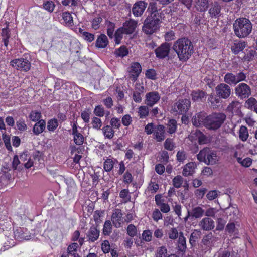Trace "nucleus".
<instances>
[{
  "mask_svg": "<svg viewBox=\"0 0 257 257\" xmlns=\"http://www.w3.org/2000/svg\"><path fill=\"white\" fill-rule=\"evenodd\" d=\"M79 246V244L77 243H71L67 247V252L73 257H79L77 253V249Z\"/></svg>",
  "mask_w": 257,
  "mask_h": 257,
  "instance_id": "32",
  "label": "nucleus"
},
{
  "mask_svg": "<svg viewBox=\"0 0 257 257\" xmlns=\"http://www.w3.org/2000/svg\"><path fill=\"white\" fill-rule=\"evenodd\" d=\"M160 99V95L158 92L152 91L146 94L145 102L147 106L152 107L157 103Z\"/></svg>",
  "mask_w": 257,
  "mask_h": 257,
  "instance_id": "13",
  "label": "nucleus"
},
{
  "mask_svg": "<svg viewBox=\"0 0 257 257\" xmlns=\"http://www.w3.org/2000/svg\"><path fill=\"white\" fill-rule=\"evenodd\" d=\"M204 213V210L200 207H196L192 209L190 211H188V215L185 218V220L190 217H192L195 218H199L201 217Z\"/></svg>",
  "mask_w": 257,
  "mask_h": 257,
  "instance_id": "23",
  "label": "nucleus"
},
{
  "mask_svg": "<svg viewBox=\"0 0 257 257\" xmlns=\"http://www.w3.org/2000/svg\"><path fill=\"white\" fill-rule=\"evenodd\" d=\"M10 64L13 67L18 70L27 72L31 68V63L23 58L14 59L10 62Z\"/></svg>",
  "mask_w": 257,
  "mask_h": 257,
  "instance_id": "8",
  "label": "nucleus"
},
{
  "mask_svg": "<svg viewBox=\"0 0 257 257\" xmlns=\"http://www.w3.org/2000/svg\"><path fill=\"white\" fill-rule=\"evenodd\" d=\"M81 128L78 129L75 123H74L72 127V134L73 135L74 141L77 145H80L83 144L84 142V137L81 134L80 130Z\"/></svg>",
  "mask_w": 257,
  "mask_h": 257,
  "instance_id": "17",
  "label": "nucleus"
},
{
  "mask_svg": "<svg viewBox=\"0 0 257 257\" xmlns=\"http://www.w3.org/2000/svg\"><path fill=\"white\" fill-rule=\"evenodd\" d=\"M186 240L183 236L182 232L179 233V238L178 240V250L183 251L186 249Z\"/></svg>",
  "mask_w": 257,
  "mask_h": 257,
  "instance_id": "34",
  "label": "nucleus"
},
{
  "mask_svg": "<svg viewBox=\"0 0 257 257\" xmlns=\"http://www.w3.org/2000/svg\"><path fill=\"white\" fill-rule=\"evenodd\" d=\"M92 124L94 128L99 129L102 125V122L98 117H94L92 119Z\"/></svg>",
  "mask_w": 257,
  "mask_h": 257,
  "instance_id": "63",
  "label": "nucleus"
},
{
  "mask_svg": "<svg viewBox=\"0 0 257 257\" xmlns=\"http://www.w3.org/2000/svg\"><path fill=\"white\" fill-rule=\"evenodd\" d=\"M160 21L159 18L147 17L145 19L142 28L143 32L146 34H152L158 28Z\"/></svg>",
  "mask_w": 257,
  "mask_h": 257,
  "instance_id": "6",
  "label": "nucleus"
},
{
  "mask_svg": "<svg viewBox=\"0 0 257 257\" xmlns=\"http://www.w3.org/2000/svg\"><path fill=\"white\" fill-rule=\"evenodd\" d=\"M116 160H113L111 159H107L104 162V169L106 172H109L112 170L113 168L114 162Z\"/></svg>",
  "mask_w": 257,
  "mask_h": 257,
  "instance_id": "40",
  "label": "nucleus"
},
{
  "mask_svg": "<svg viewBox=\"0 0 257 257\" xmlns=\"http://www.w3.org/2000/svg\"><path fill=\"white\" fill-rule=\"evenodd\" d=\"M172 48L177 54L179 60L182 62L188 60L194 51L192 42L185 37L178 39L174 42Z\"/></svg>",
  "mask_w": 257,
  "mask_h": 257,
  "instance_id": "1",
  "label": "nucleus"
},
{
  "mask_svg": "<svg viewBox=\"0 0 257 257\" xmlns=\"http://www.w3.org/2000/svg\"><path fill=\"white\" fill-rule=\"evenodd\" d=\"M197 159L206 164H215L218 161L216 153L208 148L201 150L197 156Z\"/></svg>",
  "mask_w": 257,
  "mask_h": 257,
  "instance_id": "4",
  "label": "nucleus"
},
{
  "mask_svg": "<svg viewBox=\"0 0 257 257\" xmlns=\"http://www.w3.org/2000/svg\"><path fill=\"white\" fill-rule=\"evenodd\" d=\"M62 18L66 23L71 24L73 22L72 17L71 14L68 12L63 13Z\"/></svg>",
  "mask_w": 257,
  "mask_h": 257,
  "instance_id": "53",
  "label": "nucleus"
},
{
  "mask_svg": "<svg viewBox=\"0 0 257 257\" xmlns=\"http://www.w3.org/2000/svg\"><path fill=\"white\" fill-rule=\"evenodd\" d=\"M99 236V231L95 227H91L88 234L89 239L92 242L96 240Z\"/></svg>",
  "mask_w": 257,
  "mask_h": 257,
  "instance_id": "33",
  "label": "nucleus"
},
{
  "mask_svg": "<svg viewBox=\"0 0 257 257\" xmlns=\"http://www.w3.org/2000/svg\"><path fill=\"white\" fill-rule=\"evenodd\" d=\"M152 217L154 221L157 222L162 218V215L158 209H155L152 214Z\"/></svg>",
  "mask_w": 257,
  "mask_h": 257,
  "instance_id": "64",
  "label": "nucleus"
},
{
  "mask_svg": "<svg viewBox=\"0 0 257 257\" xmlns=\"http://www.w3.org/2000/svg\"><path fill=\"white\" fill-rule=\"evenodd\" d=\"M125 33L123 29L120 27L117 30L114 34V41L116 44H119L122 38V35Z\"/></svg>",
  "mask_w": 257,
  "mask_h": 257,
  "instance_id": "41",
  "label": "nucleus"
},
{
  "mask_svg": "<svg viewBox=\"0 0 257 257\" xmlns=\"http://www.w3.org/2000/svg\"><path fill=\"white\" fill-rule=\"evenodd\" d=\"M256 54V51L253 49L245 50V55L243 59L246 61H250Z\"/></svg>",
  "mask_w": 257,
  "mask_h": 257,
  "instance_id": "45",
  "label": "nucleus"
},
{
  "mask_svg": "<svg viewBox=\"0 0 257 257\" xmlns=\"http://www.w3.org/2000/svg\"><path fill=\"white\" fill-rule=\"evenodd\" d=\"M108 43L107 36L104 34H101L97 38L95 46L98 48H105L108 45Z\"/></svg>",
  "mask_w": 257,
  "mask_h": 257,
  "instance_id": "26",
  "label": "nucleus"
},
{
  "mask_svg": "<svg viewBox=\"0 0 257 257\" xmlns=\"http://www.w3.org/2000/svg\"><path fill=\"white\" fill-rule=\"evenodd\" d=\"M142 70L141 65L138 62H133L131 64L128 72L132 80L136 81Z\"/></svg>",
  "mask_w": 257,
  "mask_h": 257,
  "instance_id": "14",
  "label": "nucleus"
},
{
  "mask_svg": "<svg viewBox=\"0 0 257 257\" xmlns=\"http://www.w3.org/2000/svg\"><path fill=\"white\" fill-rule=\"evenodd\" d=\"M227 231L230 234H236L237 233V230L235 227L234 223H228L226 226Z\"/></svg>",
  "mask_w": 257,
  "mask_h": 257,
  "instance_id": "61",
  "label": "nucleus"
},
{
  "mask_svg": "<svg viewBox=\"0 0 257 257\" xmlns=\"http://www.w3.org/2000/svg\"><path fill=\"white\" fill-rule=\"evenodd\" d=\"M225 118L224 113H212L204 119V125L209 129H217Z\"/></svg>",
  "mask_w": 257,
  "mask_h": 257,
  "instance_id": "3",
  "label": "nucleus"
},
{
  "mask_svg": "<svg viewBox=\"0 0 257 257\" xmlns=\"http://www.w3.org/2000/svg\"><path fill=\"white\" fill-rule=\"evenodd\" d=\"M235 95L240 99L248 98L251 94L250 87L245 83L238 84L234 88Z\"/></svg>",
  "mask_w": 257,
  "mask_h": 257,
  "instance_id": "7",
  "label": "nucleus"
},
{
  "mask_svg": "<svg viewBox=\"0 0 257 257\" xmlns=\"http://www.w3.org/2000/svg\"><path fill=\"white\" fill-rule=\"evenodd\" d=\"M144 87L140 84L136 83L135 90L133 93L132 98L134 101L137 103H140L142 101L141 95L143 94Z\"/></svg>",
  "mask_w": 257,
  "mask_h": 257,
  "instance_id": "16",
  "label": "nucleus"
},
{
  "mask_svg": "<svg viewBox=\"0 0 257 257\" xmlns=\"http://www.w3.org/2000/svg\"><path fill=\"white\" fill-rule=\"evenodd\" d=\"M221 11V6L216 2L211 4L209 10V14L211 18H217L219 17Z\"/></svg>",
  "mask_w": 257,
  "mask_h": 257,
  "instance_id": "24",
  "label": "nucleus"
},
{
  "mask_svg": "<svg viewBox=\"0 0 257 257\" xmlns=\"http://www.w3.org/2000/svg\"><path fill=\"white\" fill-rule=\"evenodd\" d=\"M246 81V75L243 72L234 74L231 72H228L224 76V82L229 86L235 85L240 82Z\"/></svg>",
  "mask_w": 257,
  "mask_h": 257,
  "instance_id": "5",
  "label": "nucleus"
},
{
  "mask_svg": "<svg viewBox=\"0 0 257 257\" xmlns=\"http://www.w3.org/2000/svg\"><path fill=\"white\" fill-rule=\"evenodd\" d=\"M167 235L169 239L175 240L179 236L178 230L175 228H172L167 232Z\"/></svg>",
  "mask_w": 257,
  "mask_h": 257,
  "instance_id": "44",
  "label": "nucleus"
},
{
  "mask_svg": "<svg viewBox=\"0 0 257 257\" xmlns=\"http://www.w3.org/2000/svg\"><path fill=\"white\" fill-rule=\"evenodd\" d=\"M2 36L3 37V40L5 46H7L9 43V39L10 38V33L8 29L3 28L2 31Z\"/></svg>",
  "mask_w": 257,
  "mask_h": 257,
  "instance_id": "43",
  "label": "nucleus"
},
{
  "mask_svg": "<svg viewBox=\"0 0 257 257\" xmlns=\"http://www.w3.org/2000/svg\"><path fill=\"white\" fill-rule=\"evenodd\" d=\"M182 183L183 178L180 175L176 176L173 179V184L174 186L177 188H180L181 186Z\"/></svg>",
  "mask_w": 257,
  "mask_h": 257,
  "instance_id": "51",
  "label": "nucleus"
},
{
  "mask_svg": "<svg viewBox=\"0 0 257 257\" xmlns=\"http://www.w3.org/2000/svg\"><path fill=\"white\" fill-rule=\"evenodd\" d=\"M252 28L250 21L245 18L237 19L233 23L234 33L238 38H245L248 36L252 31Z\"/></svg>",
  "mask_w": 257,
  "mask_h": 257,
  "instance_id": "2",
  "label": "nucleus"
},
{
  "mask_svg": "<svg viewBox=\"0 0 257 257\" xmlns=\"http://www.w3.org/2000/svg\"><path fill=\"white\" fill-rule=\"evenodd\" d=\"M58 126V121L55 119L50 120L47 123V128L50 131H54Z\"/></svg>",
  "mask_w": 257,
  "mask_h": 257,
  "instance_id": "47",
  "label": "nucleus"
},
{
  "mask_svg": "<svg viewBox=\"0 0 257 257\" xmlns=\"http://www.w3.org/2000/svg\"><path fill=\"white\" fill-rule=\"evenodd\" d=\"M143 239L146 241H150L152 238V233L149 230H146L142 233Z\"/></svg>",
  "mask_w": 257,
  "mask_h": 257,
  "instance_id": "56",
  "label": "nucleus"
},
{
  "mask_svg": "<svg viewBox=\"0 0 257 257\" xmlns=\"http://www.w3.org/2000/svg\"><path fill=\"white\" fill-rule=\"evenodd\" d=\"M127 232L131 237H134L137 232L136 227L133 224H130L127 228Z\"/></svg>",
  "mask_w": 257,
  "mask_h": 257,
  "instance_id": "54",
  "label": "nucleus"
},
{
  "mask_svg": "<svg viewBox=\"0 0 257 257\" xmlns=\"http://www.w3.org/2000/svg\"><path fill=\"white\" fill-rule=\"evenodd\" d=\"M167 250L164 246L159 247L156 252V257H167Z\"/></svg>",
  "mask_w": 257,
  "mask_h": 257,
  "instance_id": "50",
  "label": "nucleus"
},
{
  "mask_svg": "<svg viewBox=\"0 0 257 257\" xmlns=\"http://www.w3.org/2000/svg\"><path fill=\"white\" fill-rule=\"evenodd\" d=\"M199 226L204 230H210L214 227V222L212 219L205 217L200 221Z\"/></svg>",
  "mask_w": 257,
  "mask_h": 257,
  "instance_id": "19",
  "label": "nucleus"
},
{
  "mask_svg": "<svg viewBox=\"0 0 257 257\" xmlns=\"http://www.w3.org/2000/svg\"><path fill=\"white\" fill-rule=\"evenodd\" d=\"M79 32L84 39L88 42H92L95 39V36L94 34L84 31L81 28L79 29Z\"/></svg>",
  "mask_w": 257,
  "mask_h": 257,
  "instance_id": "35",
  "label": "nucleus"
},
{
  "mask_svg": "<svg viewBox=\"0 0 257 257\" xmlns=\"http://www.w3.org/2000/svg\"><path fill=\"white\" fill-rule=\"evenodd\" d=\"M197 164L194 162L188 163L183 167L182 174L184 176L193 175L195 172Z\"/></svg>",
  "mask_w": 257,
  "mask_h": 257,
  "instance_id": "18",
  "label": "nucleus"
},
{
  "mask_svg": "<svg viewBox=\"0 0 257 257\" xmlns=\"http://www.w3.org/2000/svg\"><path fill=\"white\" fill-rule=\"evenodd\" d=\"M247 43L241 40H236L231 46V51L234 54H237L242 51L246 46Z\"/></svg>",
  "mask_w": 257,
  "mask_h": 257,
  "instance_id": "22",
  "label": "nucleus"
},
{
  "mask_svg": "<svg viewBox=\"0 0 257 257\" xmlns=\"http://www.w3.org/2000/svg\"><path fill=\"white\" fill-rule=\"evenodd\" d=\"M101 249L104 253L109 252L110 246L108 241L104 240L101 244Z\"/></svg>",
  "mask_w": 257,
  "mask_h": 257,
  "instance_id": "62",
  "label": "nucleus"
},
{
  "mask_svg": "<svg viewBox=\"0 0 257 257\" xmlns=\"http://www.w3.org/2000/svg\"><path fill=\"white\" fill-rule=\"evenodd\" d=\"M102 19L100 17L94 18L92 22V28L94 30H97L99 28V24Z\"/></svg>",
  "mask_w": 257,
  "mask_h": 257,
  "instance_id": "59",
  "label": "nucleus"
},
{
  "mask_svg": "<svg viewBox=\"0 0 257 257\" xmlns=\"http://www.w3.org/2000/svg\"><path fill=\"white\" fill-rule=\"evenodd\" d=\"M55 6L52 1H47L43 4V8L50 12L53 11Z\"/></svg>",
  "mask_w": 257,
  "mask_h": 257,
  "instance_id": "55",
  "label": "nucleus"
},
{
  "mask_svg": "<svg viewBox=\"0 0 257 257\" xmlns=\"http://www.w3.org/2000/svg\"><path fill=\"white\" fill-rule=\"evenodd\" d=\"M168 132L170 134L174 133L176 130V121L174 119L169 120L168 124Z\"/></svg>",
  "mask_w": 257,
  "mask_h": 257,
  "instance_id": "52",
  "label": "nucleus"
},
{
  "mask_svg": "<svg viewBox=\"0 0 257 257\" xmlns=\"http://www.w3.org/2000/svg\"><path fill=\"white\" fill-rule=\"evenodd\" d=\"M190 101L187 99L179 100L173 106V109L176 112L178 111L187 112L190 107Z\"/></svg>",
  "mask_w": 257,
  "mask_h": 257,
  "instance_id": "12",
  "label": "nucleus"
},
{
  "mask_svg": "<svg viewBox=\"0 0 257 257\" xmlns=\"http://www.w3.org/2000/svg\"><path fill=\"white\" fill-rule=\"evenodd\" d=\"M103 133L106 138L110 139L113 137L114 131L110 126L107 125L103 127Z\"/></svg>",
  "mask_w": 257,
  "mask_h": 257,
  "instance_id": "38",
  "label": "nucleus"
},
{
  "mask_svg": "<svg viewBox=\"0 0 257 257\" xmlns=\"http://www.w3.org/2000/svg\"><path fill=\"white\" fill-rule=\"evenodd\" d=\"M208 100L211 103V105L213 109L216 108L218 106V104L220 103L219 99L212 95L209 96Z\"/></svg>",
  "mask_w": 257,
  "mask_h": 257,
  "instance_id": "46",
  "label": "nucleus"
},
{
  "mask_svg": "<svg viewBox=\"0 0 257 257\" xmlns=\"http://www.w3.org/2000/svg\"><path fill=\"white\" fill-rule=\"evenodd\" d=\"M148 3L144 1H137L134 5L132 9L133 15L136 17H140L144 13Z\"/></svg>",
  "mask_w": 257,
  "mask_h": 257,
  "instance_id": "10",
  "label": "nucleus"
},
{
  "mask_svg": "<svg viewBox=\"0 0 257 257\" xmlns=\"http://www.w3.org/2000/svg\"><path fill=\"white\" fill-rule=\"evenodd\" d=\"M196 136L198 137V142L200 144H204L207 143V138L200 131H196Z\"/></svg>",
  "mask_w": 257,
  "mask_h": 257,
  "instance_id": "57",
  "label": "nucleus"
},
{
  "mask_svg": "<svg viewBox=\"0 0 257 257\" xmlns=\"http://www.w3.org/2000/svg\"><path fill=\"white\" fill-rule=\"evenodd\" d=\"M112 230V225L110 221H106L103 227V233L105 235H109Z\"/></svg>",
  "mask_w": 257,
  "mask_h": 257,
  "instance_id": "48",
  "label": "nucleus"
},
{
  "mask_svg": "<svg viewBox=\"0 0 257 257\" xmlns=\"http://www.w3.org/2000/svg\"><path fill=\"white\" fill-rule=\"evenodd\" d=\"M249 136L248 130L246 127L242 125L239 131V138L242 141L247 140Z\"/></svg>",
  "mask_w": 257,
  "mask_h": 257,
  "instance_id": "36",
  "label": "nucleus"
},
{
  "mask_svg": "<svg viewBox=\"0 0 257 257\" xmlns=\"http://www.w3.org/2000/svg\"><path fill=\"white\" fill-rule=\"evenodd\" d=\"M46 123L45 121L43 120H40L37 122L34 125L33 128V132L36 135H38L42 133L45 129Z\"/></svg>",
  "mask_w": 257,
  "mask_h": 257,
  "instance_id": "29",
  "label": "nucleus"
},
{
  "mask_svg": "<svg viewBox=\"0 0 257 257\" xmlns=\"http://www.w3.org/2000/svg\"><path fill=\"white\" fill-rule=\"evenodd\" d=\"M128 53V49L124 46H122L115 50L114 54L116 57H123Z\"/></svg>",
  "mask_w": 257,
  "mask_h": 257,
  "instance_id": "37",
  "label": "nucleus"
},
{
  "mask_svg": "<svg viewBox=\"0 0 257 257\" xmlns=\"http://www.w3.org/2000/svg\"><path fill=\"white\" fill-rule=\"evenodd\" d=\"M216 96L219 98L227 99L231 94V88L225 83H221L215 87Z\"/></svg>",
  "mask_w": 257,
  "mask_h": 257,
  "instance_id": "9",
  "label": "nucleus"
},
{
  "mask_svg": "<svg viewBox=\"0 0 257 257\" xmlns=\"http://www.w3.org/2000/svg\"><path fill=\"white\" fill-rule=\"evenodd\" d=\"M137 22L130 19L129 21H126L124 23L123 27H121L125 34H132L137 27Z\"/></svg>",
  "mask_w": 257,
  "mask_h": 257,
  "instance_id": "21",
  "label": "nucleus"
},
{
  "mask_svg": "<svg viewBox=\"0 0 257 257\" xmlns=\"http://www.w3.org/2000/svg\"><path fill=\"white\" fill-rule=\"evenodd\" d=\"M244 107L251 111L257 112V100L254 97H250L245 102Z\"/></svg>",
  "mask_w": 257,
  "mask_h": 257,
  "instance_id": "30",
  "label": "nucleus"
},
{
  "mask_svg": "<svg viewBox=\"0 0 257 257\" xmlns=\"http://www.w3.org/2000/svg\"><path fill=\"white\" fill-rule=\"evenodd\" d=\"M80 233L78 230L75 231L72 234L71 240L73 241H78L80 246H81L84 242L83 237H80Z\"/></svg>",
  "mask_w": 257,
  "mask_h": 257,
  "instance_id": "39",
  "label": "nucleus"
},
{
  "mask_svg": "<svg viewBox=\"0 0 257 257\" xmlns=\"http://www.w3.org/2000/svg\"><path fill=\"white\" fill-rule=\"evenodd\" d=\"M170 46L171 45L169 43L166 42L162 43L155 50L156 57L160 59H163L168 56L170 50Z\"/></svg>",
  "mask_w": 257,
  "mask_h": 257,
  "instance_id": "11",
  "label": "nucleus"
},
{
  "mask_svg": "<svg viewBox=\"0 0 257 257\" xmlns=\"http://www.w3.org/2000/svg\"><path fill=\"white\" fill-rule=\"evenodd\" d=\"M242 105L237 100L232 101L227 107L226 110L229 112H241Z\"/></svg>",
  "mask_w": 257,
  "mask_h": 257,
  "instance_id": "28",
  "label": "nucleus"
},
{
  "mask_svg": "<svg viewBox=\"0 0 257 257\" xmlns=\"http://www.w3.org/2000/svg\"><path fill=\"white\" fill-rule=\"evenodd\" d=\"M146 77L152 80H155L156 78V73L155 70L153 69H148L145 73Z\"/></svg>",
  "mask_w": 257,
  "mask_h": 257,
  "instance_id": "58",
  "label": "nucleus"
},
{
  "mask_svg": "<svg viewBox=\"0 0 257 257\" xmlns=\"http://www.w3.org/2000/svg\"><path fill=\"white\" fill-rule=\"evenodd\" d=\"M3 139L7 149L9 151H11L12 148L11 145V140L10 136L5 134H3Z\"/></svg>",
  "mask_w": 257,
  "mask_h": 257,
  "instance_id": "49",
  "label": "nucleus"
},
{
  "mask_svg": "<svg viewBox=\"0 0 257 257\" xmlns=\"http://www.w3.org/2000/svg\"><path fill=\"white\" fill-rule=\"evenodd\" d=\"M164 126L162 125H158L154 128V135L157 141H161L165 138Z\"/></svg>",
  "mask_w": 257,
  "mask_h": 257,
  "instance_id": "27",
  "label": "nucleus"
},
{
  "mask_svg": "<svg viewBox=\"0 0 257 257\" xmlns=\"http://www.w3.org/2000/svg\"><path fill=\"white\" fill-rule=\"evenodd\" d=\"M111 220L113 225L117 228L121 226L122 223V213L119 209H115L112 214Z\"/></svg>",
  "mask_w": 257,
  "mask_h": 257,
  "instance_id": "20",
  "label": "nucleus"
},
{
  "mask_svg": "<svg viewBox=\"0 0 257 257\" xmlns=\"http://www.w3.org/2000/svg\"><path fill=\"white\" fill-rule=\"evenodd\" d=\"M160 10L158 8L157 3L155 2H151L148 6L147 12L149 13L148 17L152 18H161Z\"/></svg>",
  "mask_w": 257,
  "mask_h": 257,
  "instance_id": "15",
  "label": "nucleus"
},
{
  "mask_svg": "<svg viewBox=\"0 0 257 257\" xmlns=\"http://www.w3.org/2000/svg\"><path fill=\"white\" fill-rule=\"evenodd\" d=\"M237 162L239 163L242 166L244 167H249L252 164V159L249 157H246L243 159L238 158Z\"/></svg>",
  "mask_w": 257,
  "mask_h": 257,
  "instance_id": "42",
  "label": "nucleus"
},
{
  "mask_svg": "<svg viewBox=\"0 0 257 257\" xmlns=\"http://www.w3.org/2000/svg\"><path fill=\"white\" fill-rule=\"evenodd\" d=\"M191 95L192 100L194 102H202L205 100L206 98V93L200 90L193 91Z\"/></svg>",
  "mask_w": 257,
  "mask_h": 257,
  "instance_id": "25",
  "label": "nucleus"
},
{
  "mask_svg": "<svg viewBox=\"0 0 257 257\" xmlns=\"http://www.w3.org/2000/svg\"><path fill=\"white\" fill-rule=\"evenodd\" d=\"M209 4V0H197L195 2V7L196 10L199 12H205L208 8Z\"/></svg>",
  "mask_w": 257,
  "mask_h": 257,
  "instance_id": "31",
  "label": "nucleus"
},
{
  "mask_svg": "<svg viewBox=\"0 0 257 257\" xmlns=\"http://www.w3.org/2000/svg\"><path fill=\"white\" fill-rule=\"evenodd\" d=\"M115 25L112 22H109L107 24V35L110 38H112L114 30Z\"/></svg>",
  "mask_w": 257,
  "mask_h": 257,
  "instance_id": "60",
  "label": "nucleus"
}]
</instances>
